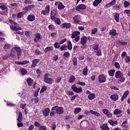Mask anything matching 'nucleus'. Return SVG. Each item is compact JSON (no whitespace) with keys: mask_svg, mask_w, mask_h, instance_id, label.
I'll return each mask as SVG.
<instances>
[{"mask_svg":"<svg viewBox=\"0 0 130 130\" xmlns=\"http://www.w3.org/2000/svg\"><path fill=\"white\" fill-rule=\"evenodd\" d=\"M21 54H22V53L21 52V48L20 47L15 46L10 51V56L13 58H15L16 55H17L18 57H19Z\"/></svg>","mask_w":130,"mask_h":130,"instance_id":"1","label":"nucleus"},{"mask_svg":"<svg viewBox=\"0 0 130 130\" xmlns=\"http://www.w3.org/2000/svg\"><path fill=\"white\" fill-rule=\"evenodd\" d=\"M124 75L123 74V72L118 71L115 73V78L116 79H118L119 81L121 82V83H123L124 81H125V78H124Z\"/></svg>","mask_w":130,"mask_h":130,"instance_id":"2","label":"nucleus"},{"mask_svg":"<svg viewBox=\"0 0 130 130\" xmlns=\"http://www.w3.org/2000/svg\"><path fill=\"white\" fill-rule=\"evenodd\" d=\"M9 22L11 23L10 28L13 31H18V30H22V28L19 27L18 23L15 22V21L10 19Z\"/></svg>","mask_w":130,"mask_h":130,"instance_id":"3","label":"nucleus"},{"mask_svg":"<svg viewBox=\"0 0 130 130\" xmlns=\"http://www.w3.org/2000/svg\"><path fill=\"white\" fill-rule=\"evenodd\" d=\"M80 34H81L80 31H73L72 34L71 38H72V39H74V41H76V42H79V41H80Z\"/></svg>","mask_w":130,"mask_h":130,"instance_id":"4","label":"nucleus"},{"mask_svg":"<svg viewBox=\"0 0 130 130\" xmlns=\"http://www.w3.org/2000/svg\"><path fill=\"white\" fill-rule=\"evenodd\" d=\"M48 77H50V74L49 73H47L44 75V82L46 83V84H50L51 85L54 82L53 79Z\"/></svg>","mask_w":130,"mask_h":130,"instance_id":"5","label":"nucleus"},{"mask_svg":"<svg viewBox=\"0 0 130 130\" xmlns=\"http://www.w3.org/2000/svg\"><path fill=\"white\" fill-rule=\"evenodd\" d=\"M80 43L82 44L81 48L82 49H86L87 48V37L82 36L80 39Z\"/></svg>","mask_w":130,"mask_h":130,"instance_id":"6","label":"nucleus"},{"mask_svg":"<svg viewBox=\"0 0 130 130\" xmlns=\"http://www.w3.org/2000/svg\"><path fill=\"white\" fill-rule=\"evenodd\" d=\"M42 40V36L39 33L37 32L36 34H35L34 35V42L37 43L39 42L41 40Z\"/></svg>","mask_w":130,"mask_h":130,"instance_id":"7","label":"nucleus"},{"mask_svg":"<svg viewBox=\"0 0 130 130\" xmlns=\"http://www.w3.org/2000/svg\"><path fill=\"white\" fill-rule=\"evenodd\" d=\"M50 12V6L47 5L46 6L45 9L44 10H42L41 12L42 15L44 16H47L49 12Z\"/></svg>","mask_w":130,"mask_h":130,"instance_id":"8","label":"nucleus"},{"mask_svg":"<svg viewBox=\"0 0 130 130\" xmlns=\"http://www.w3.org/2000/svg\"><path fill=\"white\" fill-rule=\"evenodd\" d=\"M71 89L73 90V91H74V92H76V93H81L83 90L82 89V87H77L76 86V84H74L72 86Z\"/></svg>","mask_w":130,"mask_h":130,"instance_id":"9","label":"nucleus"},{"mask_svg":"<svg viewBox=\"0 0 130 130\" xmlns=\"http://www.w3.org/2000/svg\"><path fill=\"white\" fill-rule=\"evenodd\" d=\"M98 80L99 83H105V82H106V76H105L104 74H101L99 76Z\"/></svg>","mask_w":130,"mask_h":130,"instance_id":"10","label":"nucleus"},{"mask_svg":"<svg viewBox=\"0 0 130 130\" xmlns=\"http://www.w3.org/2000/svg\"><path fill=\"white\" fill-rule=\"evenodd\" d=\"M57 16H58V14L56 11L53 10L51 11L50 17H51V20H52V21H53L54 19L57 18Z\"/></svg>","mask_w":130,"mask_h":130,"instance_id":"11","label":"nucleus"},{"mask_svg":"<svg viewBox=\"0 0 130 130\" xmlns=\"http://www.w3.org/2000/svg\"><path fill=\"white\" fill-rule=\"evenodd\" d=\"M55 6L58 7V10H63L66 7L63 4H62V3L60 2H57L55 3Z\"/></svg>","mask_w":130,"mask_h":130,"instance_id":"12","label":"nucleus"},{"mask_svg":"<svg viewBox=\"0 0 130 130\" xmlns=\"http://www.w3.org/2000/svg\"><path fill=\"white\" fill-rule=\"evenodd\" d=\"M86 94H88V99H89V100H93V99H95V94L91 93V91L87 90Z\"/></svg>","mask_w":130,"mask_h":130,"instance_id":"13","label":"nucleus"},{"mask_svg":"<svg viewBox=\"0 0 130 130\" xmlns=\"http://www.w3.org/2000/svg\"><path fill=\"white\" fill-rule=\"evenodd\" d=\"M76 11H82V10H86V6L83 4H80L76 8Z\"/></svg>","mask_w":130,"mask_h":130,"instance_id":"14","label":"nucleus"},{"mask_svg":"<svg viewBox=\"0 0 130 130\" xmlns=\"http://www.w3.org/2000/svg\"><path fill=\"white\" fill-rule=\"evenodd\" d=\"M40 61V59H34L32 61V64L31 68H36L37 67V63H38Z\"/></svg>","mask_w":130,"mask_h":130,"instance_id":"15","label":"nucleus"},{"mask_svg":"<svg viewBox=\"0 0 130 130\" xmlns=\"http://www.w3.org/2000/svg\"><path fill=\"white\" fill-rule=\"evenodd\" d=\"M73 20L75 23H80L81 21V15H77L73 17Z\"/></svg>","mask_w":130,"mask_h":130,"instance_id":"16","label":"nucleus"},{"mask_svg":"<svg viewBox=\"0 0 130 130\" xmlns=\"http://www.w3.org/2000/svg\"><path fill=\"white\" fill-rule=\"evenodd\" d=\"M109 35H110L111 37H115V36L117 35L116 30H115V29H111L109 32Z\"/></svg>","mask_w":130,"mask_h":130,"instance_id":"17","label":"nucleus"},{"mask_svg":"<svg viewBox=\"0 0 130 130\" xmlns=\"http://www.w3.org/2000/svg\"><path fill=\"white\" fill-rule=\"evenodd\" d=\"M129 94V91L128 90L125 91L124 93L123 96L121 98V101H123L127 96H128V94Z\"/></svg>","mask_w":130,"mask_h":130,"instance_id":"18","label":"nucleus"},{"mask_svg":"<svg viewBox=\"0 0 130 130\" xmlns=\"http://www.w3.org/2000/svg\"><path fill=\"white\" fill-rule=\"evenodd\" d=\"M57 114H62L63 113V108L61 107H58L56 110Z\"/></svg>","mask_w":130,"mask_h":130,"instance_id":"19","label":"nucleus"},{"mask_svg":"<svg viewBox=\"0 0 130 130\" xmlns=\"http://www.w3.org/2000/svg\"><path fill=\"white\" fill-rule=\"evenodd\" d=\"M108 122L112 126H115L116 125H117L118 123V122H117V121H114L112 120H109Z\"/></svg>","mask_w":130,"mask_h":130,"instance_id":"20","label":"nucleus"},{"mask_svg":"<svg viewBox=\"0 0 130 130\" xmlns=\"http://www.w3.org/2000/svg\"><path fill=\"white\" fill-rule=\"evenodd\" d=\"M27 20L29 21V22L35 21V16H34V15H29L27 17Z\"/></svg>","mask_w":130,"mask_h":130,"instance_id":"21","label":"nucleus"},{"mask_svg":"<svg viewBox=\"0 0 130 130\" xmlns=\"http://www.w3.org/2000/svg\"><path fill=\"white\" fill-rule=\"evenodd\" d=\"M116 4V1L113 0V1L110 2L109 4L106 5V8H110L112 6H114Z\"/></svg>","mask_w":130,"mask_h":130,"instance_id":"22","label":"nucleus"},{"mask_svg":"<svg viewBox=\"0 0 130 130\" xmlns=\"http://www.w3.org/2000/svg\"><path fill=\"white\" fill-rule=\"evenodd\" d=\"M20 74L22 75V76H25V75L27 74V70L25 68H20Z\"/></svg>","mask_w":130,"mask_h":130,"instance_id":"23","label":"nucleus"},{"mask_svg":"<svg viewBox=\"0 0 130 130\" xmlns=\"http://www.w3.org/2000/svg\"><path fill=\"white\" fill-rule=\"evenodd\" d=\"M110 98L113 101H116V100H118V95H117V94H114L111 95Z\"/></svg>","mask_w":130,"mask_h":130,"instance_id":"24","label":"nucleus"},{"mask_svg":"<svg viewBox=\"0 0 130 130\" xmlns=\"http://www.w3.org/2000/svg\"><path fill=\"white\" fill-rule=\"evenodd\" d=\"M61 28H69L71 27V23H63L61 25Z\"/></svg>","mask_w":130,"mask_h":130,"instance_id":"25","label":"nucleus"},{"mask_svg":"<svg viewBox=\"0 0 130 130\" xmlns=\"http://www.w3.org/2000/svg\"><path fill=\"white\" fill-rule=\"evenodd\" d=\"M101 3H102V1L101 0H95L93 3V6H94V7H98V6L100 4H101Z\"/></svg>","mask_w":130,"mask_h":130,"instance_id":"26","label":"nucleus"},{"mask_svg":"<svg viewBox=\"0 0 130 130\" xmlns=\"http://www.w3.org/2000/svg\"><path fill=\"white\" fill-rule=\"evenodd\" d=\"M114 73H115V70L114 69L110 70L108 71V74L110 77H113L114 76Z\"/></svg>","mask_w":130,"mask_h":130,"instance_id":"27","label":"nucleus"},{"mask_svg":"<svg viewBox=\"0 0 130 130\" xmlns=\"http://www.w3.org/2000/svg\"><path fill=\"white\" fill-rule=\"evenodd\" d=\"M68 44V49L69 50H72L73 49V45H72V42L71 41H69L67 42Z\"/></svg>","mask_w":130,"mask_h":130,"instance_id":"28","label":"nucleus"},{"mask_svg":"<svg viewBox=\"0 0 130 130\" xmlns=\"http://www.w3.org/2000/svg\"><path fill=\"white\" fill-rule=\"evenodd\" d=\"M96 53L97 56H102V52L101 51V49H98L94 51Z\"/></svg>","mask_w":130,"mask_h":130,"instance_id":"29","label":"nucleus"},{"mask_svg":"<svg viewBox=\"0 0 130 130\" xmlns=\"http://www.w3.org/2000/svg\"><path fill=\"white\" fill-rule=\"evenodd\" d=\"M50 112V109H49L48 108H45L44 109V110H43V114H49Z\"/></svg>","mask_w":130,"mask_h":130,"instance_id":"30","label":"nucleus"},{"mask_svg":"<svg viewBox=\"0 0 130 130\" xmlns=\"http://www.w3.org/2000/svg\"><path fill=\"white\" fill-rule=\"evenodd\" d=\"M51 50H53V47H47L44 50V52L46 53V52H48V51H51Z\"/></svg>","mask_w":130,"mask_h":130,"instance_id":"31","label":"nucleus"},{"mask_svg":"<svg viewBox=\"0 0 130 130\" xmlns=\"http://www.w3.org/2000/svg\"><path fill=\"white\" fill-rule=\"evenodd\" d=\"M114 19L116 21V22H119V13H116L114 15Z\"/></svg>","mask_w":130,"mask_h":130,"instance_id":"32","label":"nucleus"},{"mask_svg":"<svg viewBox=\"0 0 130 130\" xmlns=\"http://www.w3.org/2000/svg\"><path fill=\"white\" fill-rule=\"evenodd\" d=\"M27 82L28 85L30 86H32V84L33 83V80L30 78H28L27 79Z\"/></svg>","mask_w":130,"mask_h":130,"instance_id":"33","label":"nucleus"},{"mask_svg":"<svg viewBox=\"0 0 130 130\" xmlns=\"http://www.w3.org/2000/svg\"><path fill=\"white\" fill-rule=\"evenodd\" d=\"M81 111H82V109H81V108H76L75 109L74 112L76 114H78V113H80Z\"/></svg>","mask_w":130,"mask_h":130,"instance_id":"34","label":"nucleus"},{"mask_svg":"<svg viewBox=\"0 0 130 130\" xmlns=\"http://www.w3.org/2000/svg\"><path fill=\"white\" fill-rule=\"evenodd\" d=\"M75 81H76V77L73 75L71 76L70 77L69 82L73 83V82H75Z\"/></svg>","mask_w":130,"mask_h":130,"instance_id":"35","label":"nucleus"},{"mask_svg":"<svg viewBox=\"0 0 130 130\" xmlns=\"http://www.w3.org/2000/svg\"><path fill=\"white\" fill-rule=\"evenodd\" d=\"M82 74L84 76H87V74H88V67H85L84 69L83 70V72H82Z\"/></svg>","mask_w":130,"mask_h":130,"instance_id":"36","label":"nucleus"},{"mask_svg":"<svg viewBox=\"0 0 130 130\" xmlns=\"http://www.w3.org/2000/svg\"><path fill=\"white\" fill-rule=\"evenodd\" d=\"M102 129L103 130H109L110 128L108 127V125H107V124H104L102 126Z\"/></svg>","mask_w":130,"mask_h":130,"instance_id":"37","label":"nucleus"},{"mask_svg":"<svg viewBox=\"0 0 130 130\" xmlns=\"http://www.w3.org/2000/svg\"><path fill=\"white\" fill-rule=\"evenodd\" d=\"M117 44L118 45H126V44H127V42H121L120 41H119L117 42Z\"/></svg>","mask_w":130,"mask_h":130,"instance_id":"38","label":"nucleus"},{"mask_svg":"<svg viewBox=\"0 0 130 130\" xmlns=\"http://www.w3.org/2000/svg\"><path fill=\"white\" fill-rule=\"evenodd\" d=\"M89 113H90L91 114H97V112L93 111V110L89 111H86L85 112V114H89Z\"/></svg>","mask_w":130,"mask_h":130,"instance_id":"39","label":"nucleus"},{"mask_svg":"<svg viewBox=\"0 0 130 130\" xmlns=\"http://www.w3.org/2000/svg\"><path fill=\"white\" fill-rule=\"evenodd\" d=\"M11 46V45L9 43H6L4 46V50H7V49H9L10 48V47Z\"/></svg>","mask_w":130,"mask_h":130,"instance_id":"40","label":"nucleus"},{"mask_svg":"<svg viewBox=\"0 0 130 130\" xmlns=\"http://www.w3.org/2000/svg\"><path fill=\"white\" fill-rule=\"evenodd\" d=\"M92 49L93 50H98L99 49V45L98 44H94L92 45Z\"/></svg>","mask_w":130,"mask_h":130,"instance_id":"41","label":"nucleus"},{"mask_svg":"<svg viewBox=\"0 0 130 130\" xmlns=\"http://www.w3.org/2000/svg\"><path fill=\"white\" fill-rule=\"evenodd\" d=\"M53 21H54L57 25H60V20L59 18L56 17V18L54 19Z\"/></svg>","mask_w":130,"mask_h":130,"instance_id":"42","label":"nucleus"},{"mask_svg":"<svg viewBox=\"0 0 130 130\" xmlns=\"http://www.w3.org/2000/svg\"><path fill=\"white\" fill-rule=\"evenodd\" d=\"M124 7L125 8H128V7H130V3L128 1H124Z\"/></svg>","mask_w":130,"mask_h":130,"instance_id":"43","label":"nucleus"},{"mask_svg":"<svg viewBox=\"0 0 130 130\" xmlns=\"http://www.w3.org/2000/svg\"><path fill=\"white\" fill-rule=\"evenodd\" d=\"M46 90H47V87H46V86H44L42 87L40 93L42 94V93H43V92H44V91H46Z\"/></svg>","mask_w":130,"mask_h":130,"instance_id":"44","label":"nucleus"},{"mask_svg":"<svg viewBox=\"0 0 130 130\" xmlns=\"http://www.w3.org/2000/svg\"><path fill=\"white\" fill-rule=\"evenodd\" d=\"M122 112L121 110L116 109L114 111V114H120Z\"/></svg>","mask_w":130,"mask_h":130,"instance_id":"45","label":"nucleus"},{"mask_svg":"<svg viewBox=\"0 0 130 130\" xmlns=\"http://www.w3.org/2000/svg\"><path fill=\"white\" fill-rule=\"evenodd\" d=\"M54 47L56 49H58L59 47H60V44L57 42H56L54 44Z\"/></svg>","mask_w":130,"mask_h":130,"instance_id":"46","label":"nucleus"},{"mask_svg":"<svg viewBox=\"0 0 130 130\" xmlns=\"http://www.w3.org/2000/svg\"><path fill=\"white\" fill-rule=\"evenodd\" d=\"M49 30L52 31V30H54L55 29V27H54V25L52 24H50L48 26Z\"/></svg>","mask_w":130,"mask_h":130,"instance_id":"47","label":"nucleus"},{"mask_svg":"<svg viewBox=\"0 0 130 130\" xmlns=\"http://www.w3.org/2000/svg\"><path fill=\"white\" fill-rule=\"evenodd\" d=\"M114 66L116 69H120V64H119V63L117 62H115Z\"/></svg>","mask_w":130,"mask_h":130,"instance_id":"48","label":"nucleus"},{"mask_svg":"<svg viewBox=\"0 0 130 130\" xmlns=\"http://www.w3.org/2000/svg\"><path fill=\"white\" fill-rule=\"evenodd\" d=\"M18 121L19 122H20V121H22L23 120V116H22V114H19L17 119Z\"/></svg>","mask_w":130,"mask_h":130,"instance_id":"49","label":"nucleus"},{"mask_svg":"<svg viewBox=\"0 0 130 130\" xmlns=\"http://www.w3.org/2000/svg\"><path fill=\"white\" fill-rule=\"evenodd\" d=\"M66 49H67V46L66 45L61 46L60 47V50H61V51H63L64 50H66Z\"/></svg>","mask_w":130,"mask_h":130,"instance_id":"50","label":"nucleus"},{"mask_svg":"<svg viewBox=\"0 0 130 130\" xmlns=\"http://www.w3.org/2000/svg\"><path fill=\"white\" fill-rule=\"evenodd\" d=\"M63 56L67 57V58H69L70 57V52H65L63 54Z\"/></svg>","mask_w":130,"mask_h":130,"instance_id":"51","label":"nucleus"},{"mask_svg":"<svg viewBox=\"0 0 130 130\" xmlns=\"http://www.w3.org/2000/svg\"><path fill=\"white\" fill-rule=\"evenodd\" d=\"M77 85H80V86H85L86 85V83L82 82L80 81H77Z\"/></svg>","mask_w":130,"mask_h":130,"instance_id":"52","label":"nucleus"},{"mask_svg":"<svg viewBox=\"0 0 130 130\" xmlns=\"http://www.w3.org/2000/svg\"><path fill=\"white\" fill-rule=\"evenodd\" d=\"M67 95H69V96H73L74 95V92L71 90H68L67 91Z\"/></svg>","mask_w":130,"mask_h":130,"instance_id":"53","label":"nucleus"},{"mask_svg":"<svg viewBox=\"0 0 130 130\" xmlns=\"http://www.w3.org/2000/svg\"><path fill=\"white\" fill-rule=\"evenodd\" d=\"M103 113H104V114H109V113H110V112L107 109H103Z\"/></svg>","mask_w":130,"mask_h":130,"instance_id":"54","label":"nucleus"},{"mask_svg":"<svg viewBox=\"0 0 130 130\" xmlns=\"http://www.w3.org/2000/svg\"><path fill=\"white\" fill-rule=\"evenodd\" d=\"M61 81V78L60 77H57L55 80V83H59Z\"/></svg>","mask_w":130,"mask_h":130,"instance_id":"55","label":"nucleus"},{"mask_svg":"<svg viewBox=\"0 0 130 130\" xmlns=\"http://www.w3.org/2000/svg\"><path fill=\"white\" fill-rule=\"evenodd\" d=\"M23 14L22 12H19L17 14V18H22L23 17Z\"/></svg>","mask_w":130,"mask_h":130,"instance_id":"56","label":"nucleus"},{"mask_svg":"<svg viewBox=\"0 0 130 130\" xmlns=\"http://www.w3.org/2000/svg\"><path fill=\"white\" fill-rule=\"evenodd\" d=\"M110 88L112 90H119L118 88H117L116 86H111Z\"/></svg>","mask_w":130,"mask_h":130,"instance_id":"57","label":"nucleus"},{"mask_svg":"<svg viewBox=\"0 0 130 130\" xmlns=\"http://www.w3.org/2000/svg\"><path fill=\"white\" fill-rule=\"evenodd\" d=\"M7 106H10V107H13L15 106V105L13 103H7Z\"/></svg>","mask_w":130,"mask_h":130,"instance_id":"58","label":"nucleus"},{"mask_svg":"<svg viewBox=\"0 0 130 130\" xmlns=\"http://www.w3.org/2000/svg\"><path fill=\"white\" fill-rule=\"evenodd\" d=\"M32 100H34L35 103L37 104L38 103V102H39V99H38V98H36L34 99H32Z\"/></svg>","mask_w":130,"mask_h":130,"instance_id":"59","label":"nucleus"},{"mask_svg":"<svg viewBox=\"0 0 130 130\" xmlns=\"http://www.w3.org/2000/svg\"><path fill=\"white\" fill-rule=\"evenodd\" d=\"M97 32V28H93L91 30V34L93 35L95 34Z\"/></svg>","mask_w":130,"mask_h":130,"instance_id":"60","label":"nucleus"},{"mask_svg":"<svg viewBox=\"0 0 130 130\" xmlns=\"http://www.w3.org/2000/svg\"><path fill=\"white\" fill-rule=\"evenodd\" d=\"M73 61L74 66H77V58H74Z\"/></svg>","mask_w":130,"mask_h":130,"instance_id":"61","label":"nucleus"},{"mask_svg":"<svg viewBox=\"0 0 130 130\" xmlns=\"http://www.w3.org/2000/svg\"><path fill=\"white\" fill-rule=\"evenodd\" d=\"M124 14H126L127 15H130V10H124Z\"/></svg>","mask_w":130,"mask_h":130,"instance_id":"62","label":"nucleus"},{"mask_svg":"<svg viewBox=\"0 0 130 130\" xmlns=\"http://www.w3.org/2000/svg\"><path fill=\"white\" fill-rule=\"evenodd\" d=\"M125 60L126 62H129V61H130L129 56H126L125 59Z\"/></svg>","mask_w":130,"mask_h":130,"instance_id":"63","label":"nucleus"},{"mask_svg":"<svg viewBox=\"0 0 130 130\" xmlns=\"http://www.w3.org/2000/svg\"><path fill=\"white\" fill-rule=\"evenodd\" d=\"M39 130H46V127H45L44 126H42L40 127Z\"/></svg>","mask_w":130,"mask_h":130,"instance_id":"64","label":"nucleus"}]
</instances>
